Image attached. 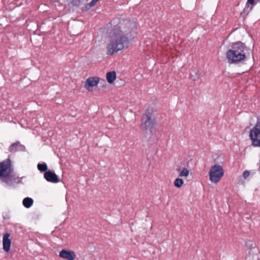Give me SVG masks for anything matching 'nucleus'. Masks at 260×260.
Wrapping results in <instances>:
<instances>
[{
	"label": "nucleus",
	"instance_id": "11",
	"mask_svg": "<svg viewBox=\"0 0 260 260\" xmlns=\"http://www.w3.org/2000/svg\"><path fill=\"white\" fill-rule=\"evenodd\" d=\"M10 234L9 233H6L4 235L3 238V249L6 252H9L10 251L11 242L9 239Z\"/></svg>",
	"mask_w": 260,
	"mask_h": 260
},
{
	"label": "nucleus",
	"instance_id": "21",
	"mask_svg": "<svg viewBox=\"0 0 260 260\" xmlns=\"http://www.w3.org/2000/svg\"><path fill=\"white\" fill-rule=\"evenodd\" d=\"M250 175V172L248 171H245L243 174V177L244 179H247Z\"/></svg>",
	"mask_w": 260,
	"mask_h": 260
},
{
	"label": "nucleus",
	"instance_id": "17",
	"mask_svg": "<svg viewBox=\"0 0 260 260\" xmlns=\"http://www.w3.org/2000/svg\"><path fill=\"white\" fill-rule=\"evenodd\" d=\"M38 169L41 172H45L47 170V164L43 162L41 164H38L37 165Z\"/></svg>",
	"mask_w": 260,
	"mask_h": 260
},
{
	"label": "nucleus",
	"instance_id": "18",
	"mask_svg": "<svg viewBox=\"0 0 260 260\" xmlns=\"http://www.w3.org/2000/svg\"><path fill=\"white\" fill-rule=\"evenodd\" d=\"M174 183L175 187L180 188L182 186L183 181L182 179L178 178L175 180Z\"/></svg>",
	"mask_w": 260,
	"mask_h": 260
},
{
	"label": "nucleus",
	"instance_id": "13",
	"mask_svg": "<svg viewBox=\"0 0 260 260\" xmlns=\"http://www.w3.org/2000/svg\"><path fill=\"white\" fill-rule=\"evenodd\" d=\"M116 78V72L115 71H112L108 72L106 74V79L109 83H113Z\"/></svg>",
	"mask_w": 260,
	"mask_h": 260
},
{
	"label": "nucleus",
	"instance_id": "8",
	"mask_svg": "<svg viewBox=\"0 0 260 260\" xmlns=\"http://www.w3.org/2000/svg\"><path fill=\"white\" fill-rule=\"evenodd\" d=\"M99 82V79L98 77L88 78L85 82V87L88 91H91L93 87L97 86Z\"/></svg>",
	"mask_w": 260,
	"mask_h": 260
},
{
	"label": "nucleus",
	"instance_id": "22",
	"mask_svg": "<svg viewBox=\"0 0 260 260\" xmlns=\"http://www.w3.org/2000/svg\"><path fill=\"white\" fill-rule=\"evenodd\" d=\"M190 74H191V77H192V79H193V80H196V79H198V78H199V75H197L196 76V77H193V75H192V73H191Z\"/></svg>",
	"mask_w": 260,
	"mask_h": 260
},
{
	"label": "nucleus",
	"instance_id": "14",
	"mask_svg": "<svg viewBox=\"0 0 260 260\" xmlns=\"http://www.w3.org/2000/svg\"><path fill=\"white\" fill-rule=\"evenodd\" d=\"M33 202V200L31 198L27 197L23 199L22 203L25 208H29L32 205Z\"/></svg>",
	"mask_w": 260,
	"mask_h": 260
},
{
	"label": "nucleus",
	"instance_id": "20",
	"mask_svg": "<svg viewBox=\"0 0 260 260\" xmlns=\"http://www.w3.org/2000/svg\"><path fill=\"white\" fill-rule=\"evenodd\" d=\"M98 1L99 0H92L91 2L87 5L86 7L87 8V7H88V8H90L93 7L98 2Z\"/></svg>",
	"mask_w": 260,
	"mask_h": 260
},
{
	"label": "nucleus",
	"instance_id": "10",
	"mask_svg": "<svg viewBox=\"0 0 260 260\" xmlns=\"http://www.w3.org/2000/svg\"><path fill=\"white\" fill-rule=\"evenodd\" d=\"M59 256L67 260H74L76 257V254L74 251L64 249L59 252Z\"/></svg>",
	"mask_w": 260,
	"mask_h": 260
},
{
	"label": "nucleus",
	"instance_id": "12",
	"mask_svg": "<svg viewBox=\"0 0 260 260\" xmlns=\"http://www.w3.org/2000/svg\"><path fill=\"white\" fill-rule=\"evenodd\" d=\"M24 149V147L19 142L14 143L9 147V151L12 152H16L17 151H23Z\"/></svg>",
	"mask_w": 260,
	"mask_h": 260
},
{
	"label": "nucleus",
	"instance_id": "6",
	"mask_svg": "<svg viewBox=\"0 0 260 260\" xmlns=\"http://www.w3.org/2000/svg\"><path fill=\"white\" fill-rule=\"evenodd\" d=\"M249 137L254 147H260V116L255 126L250 131Z\"/></svg>",
	"mask_w": 260,
	"mask_h": 260
},
{
	"label": "nucleus",
	"instance_id": "2",
	"mask_svg": "<svg viewBox=\"0 0 260 260\" xmlns=\"http://www.w3.org/2000/svg\"><path fill=\"white\" fill-rule=\"evenodd\" d=\"M136 27V23L129 21L125 22L124 24L115 26L110 33L109 41L107 44V54L112 55L126 47L129 33Z\"/></svg>",
	"mask_w": 260,
	"mask_h": 260
},
{
	"label": "nucleus",
	"instance_id": "7",
	"mask_svg": "<svg viewBox=\"0 0 260 260\" xmlns=\"http://www.w3.org/2000/svg\"><path fill=\"white\" fill-rule=\"evenodd\" d=\"M153 119L150 113H146L142 118L141 127L143 129H150L153 125Z\"/></svg>",
	"mask_w": 260,
	"mask_h": 260
},
{
	"label": "nucleus",
	"instance_id": "4",
	"mask_svg": "<svg viewBox=\"0 0 260 260\" xmlns=\"http://www.w3.org/2000/svg\"><path fill=\"white\" fill-rule=\"evenodd\" d=\"M13 169L9 159L0 162V179L7 184L11 185L15 177L12 175Z\"/></svg>",
	"mask_w": 260,
	"mask_h": 260
},
{
	"label": "nucleus",
	"instance_id": "19",
	"mask_svg": "<svg viewBox=\"0 0 260 260\" xmlns=\"http://www.w3.org/2000/svg\"><path fill=\"white\" fill-rule=\"evenodd\" d=\"M70 3H71L73 6H79L81 3L84 1H86V0H69Z\"/></svg>",
	"mask_w": 260,
	"mask_h": 260
},
{
	"label": "nucleus",
	"instance_id": "1",
	"mask_svg": "<svg viewBox=\"0 0 260 260\" xmlns=\"http://www.w3.org/2000/svg\"><path fill=\"white\" fill-rule=\"evenodd\" d=\"M136 27V23L129 21L125 22L124 24L115 26L110 33L109 41L107 44V54L112 55L126 47L129 33Z\"/></svg>",
	"mask_w": 260,
	"mask_h": 260
},
{
	"label": "nucleus",
	"instance_id": "16",
	"mask_svg": "<svg viewBox=\"0 0 260 260\" xmlns=\"http://www.w3.org/2000/svg\"><path fill=\"white\" fill-rule=\"evenodd\" d=\"M177 170L180 177H187L189 175V171L185 168H183L182 169H178Z\"/></svg>",
	"mask_w": 260,
	"mask_h": 260
},
{
	"label": "nucleus",
	"instance_id": "15",
	"mask_svg": "<svg viewBox=\"0 0 260 260\" xmlns=\"http://www.w3.org/2000/svg\"><path fill=\"white\" fill-rule=\"evenodd\" d=\"M255 4L254 0H247L246 3V7L247 9H249V11H247L246 9H245L243 10V13L246 14V15H247L249 11H251L252 9V6L254 5Z\"/></svg>",
	"mask_w": 260,
	"mask_h": 260
},
{
	"label": "nucleus",
	"instance_id": "3",
	"mask_svg": "<svg viewBox=\"0 0 260 260\" xmlns=\"http://www.w3.org/2000/svg\"><path fill=\"white\" fill-rule=\"evenodd\" d=\"M246 46L241 42L233 44L231 49L226 53V57L230 63H238L243 60L246 57L245 50Z\"/></svg>",
	"mask_w": 260,
	"mask_h": 260
},
{
	"label": "nucleus",
	"instance_id": "5",
	"mask_svg": "<svg viewBox=\"0 0 260 260\" xmlns=\"http://www.w3.org/2000/svg\"><path fill=\"white\" fill-rule=\"evenodd\" d=\"M224 174V170L221 166L214 165L212 166L209 171V179L211 182L218 183Z\"/></svg>",
	"mask_w": 260,
	"mask_h": 260
},
{
	"label": "nucleus",
	"instance_id": "9",
	"mask_svg": "<svg viewBox=\"0 0 260 260\" xmlns=\"http://www.w3.org/2000/svg\"><path fill=\"white\" fill-rule=\"evenodd\" d=\"M44 177L47 181L51 183H56L60 181L56 174L50 170L45 172Z\"/></svg>",
	"mask_w": 260,
	"mask_h": 260
}]
</instances>
